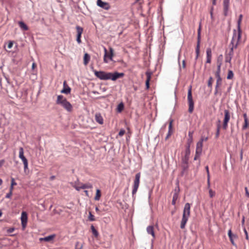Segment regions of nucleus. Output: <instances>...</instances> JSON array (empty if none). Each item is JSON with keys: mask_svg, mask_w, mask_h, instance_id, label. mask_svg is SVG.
Here are the masks:
<instances>
[{"mask_svg": "<svg viewBox=\"0 0 249 249\" xmlns=\"http://www.w3.org/2000/svg\"><path fill=\"white\" fill-rule=\"evenodd\" d=\"M92 71L94 73L96 77L101 80H111L112 81H115L118 78L123 77L124 74L123 72H107L104 71H97L94 69H92Z\"/></svg>", "mask_w": 249, "mask_h": 249, "instance_id": "obj_1", "label": "nucleus"}, {"mask_svg": "<svg viewBox=\"0 0 249 249\" xmlns=\"http://www.w3.org/2000/svg\"><path fill=\"white\" fill-rule=\"evenodd\" d=\"M190 208L191 206L189 203H186L185 204L180 225V227L181 229H184L185 228L186 224L190 216Z\"/></svg>", "mask_w": 249, "mask_h": 249, "instance_id": "obj_2", "label": "nucleus"}, {"mask_svg": "<svg viewBox=\"0 0 249 249\" xmlns=\"http://www.w3.org/2000/svg\"><path fill=\"white\" fill-rule=\"evenodd\" d=\"M56 103L57 105H61L69 112H71L72 110L73 107L71 104L62 95L57 96Z\"/></svg>", "mask_w": 249, "mask_h": 249, "instance_id": "obj_3", "label": "nucleus"}, {"mask_svg": "<svg viewBox=\"0 0 249 249\" xmlns=\"http://www.w3.org/2000/svg\"><path fill=\"white\" fill-rule=\"evenodd\" d=\"M240 39L241 38H238L235 34L232 35V37L230 44V46L231 47L230 50L226 54L233 57L234 53L233 49L237 48Z\"/></svg>", "mask_w": 249, "mask_h": 249, "instance_id": "obj_4", "label": "nucleus"}, {"mask_svg": "<svg viewBox=\"0 0 249 249\" xmlns=\"http://www.w3.org/2000/svg\"><path fill=\"white\" fill-rule=\"evenodd\" d=\"M201 25L200 24H199V28L197 30V45L196 49V56L195 57V62L194 64V68L196 69V60L198 59L199 54V47H200V39H201Z\"/></svg>", "mask_w": 249, "mask_h": 249, "instance_id": "obj_5", "label": "nucleus"}, {"mask_svg": "<svg viewBox=\"0 0 249 249\" xmlns=\"http://www.w3.org/2000/svg\"><path fill=\"white\" fill-rule=\"evenodd\" d=\"M187 99L189 104V109L188 111L190 113L193 112L194 108V103L193 100V97L192 95V86H190L188 91Z\"/></svg>", "mask_w": 249, "mask_h": 249, "instance_id": "obj_6", "label": "nucleus"}, {"mask_svg": "<svg viewBox=\"0 0 249 249\" xmlns=\"http://www.w3.org/2000/svg\"><path fill=\"white\" fill-rule=\"evenodd\" d=\"M140 178H141V173L140 172L137 173L135 175V178L134 181L133 190L132 191V194L133 197H134V195L137 193L138 189L139 188V184H140Z\"/></svg>", "mask_w": 249, "mask_h": 249, "instance_id": "obj_7", "label": "nucleus"}, {"mask_svg": "<svg viewBox=\"0 0 249 249\" xmlns=\"http://www.w3.org/2000/svg\"><path fill=\"white\" fill-rule=\"evenodd\" d=\"M242 15H240L239 16V18L237 21V30L234 29L233 31V35L235 34L238 38L241 37L242 30L241 29L240 25L242 19Z\"/></svg>", "mask_w": 249, "mask_h": 249, "instance_id": "obj_8", "label": "nucleus"}, {"mask_svg": "<svg viewBox=\"0 0 249 249\" xmlns=\"http://www.w3.org/2000/svg\"><path fill=\"white\" fill-rule=\"evenodd\" d=\"M104 50L105 52V54L104 56V62L106 63H107L108 62L107 58L109 59L110 61H113V50L112 48H109L110 53L108 54L107 49L104 47Z\"/></svg>", "mask_w": 249, "mask_h": 249, "instance_id": "obj_9", "label": "nucleus"}, {"mask_svg": "<svg viewBox=\"0 0 249 249\" xmlns=\"http://www.w3.org/2000/svg\"><path fill=\"white\" fill-rule=\"evenodd\" d=\"M97 5L105 10H108L110 8V6L108 2L103 1L102 0H97Z\"/></svg>", "mask_w": 249, "mask_h": 249, "instance_id": "obj_10", "label": "nucleus"}, {"mask_svg": "<svg viewBox=\"0 0 249 249\" xmlns=\"http://www.w3.org/2000/svg\"><path fill=\"white\" fill-rule=\"evenodd\" d=\"M76 29L77 32L76 41L78 44H80L81 43V35L83 32V29L79 26H76Z\"/></svg>", "mask_w": 249, "mask_h": 249, "instance_id": "obj_11", "label": "nucleus"}, {"mask_svg": "<svg viewBox=\"0 0 249 249\" xmlns=\"http://www.w3.org/2000/svg\"><path fill=\"white\" fill-rule=\"evenodd\" d=\"M71 88L68 85L67 82L64 81L63 84V89L61 90V93L68 94L71 93Z\"/></svg>", "mask_w": 249, "mask_h": 249, "instance_id": "obj_12", "label": "nucleus"}, {"mask_svg": "<svg viewBox=\"0 0 249 249\" xmlns=\"http://www.w3.org/2000/svg\"><path fill=\"white\" fill-rule=\"evenodd\" d=\"M27 214L25 212H22L21 215V225L23 228L26 226L27 223Z\"/></svg>", "mask_w": 249, "mask_h": 249, "instance_id": "obj_13", "label": "nucleus"}, {"mask_svg": "<svg viewBox=\"0 0 249 249\" xmlns=\"http://www.w3.org/2000/svg\"><path fill=\"white\" fill-rule=\"evenodd\" d=\"M230 0H223V10L225 16H227L229 8Z\"/></svg>", "mask_w": 249, "mask_h": 249, "instance_id": "obj_14", "label": "nucleus"}, {"mask_svg": "<svg viewBox=\"0 0 249 249\" xmlns=\"http://www.w3.org/2000/svg\"><path fill=\"white\" fill-rule=\"evenodd\" d=\"M228 235L229 237L230 241L231 242V243L232 244V245L233 246L236 247V245L235 243V242H234L233 238H236L237 237V236L235 234H232L231 230V229L229 230L228 232Z\"/></svg>", "mask_w": 249, "mask_h": 249, "instance_id": "obj_15", "label": "nucleus"}, {"mask_svg": "<svg viewBox=\"0 0 249 249\" xmlns=\"http://www.w3.org/2000/svg\"><path fill=\"white\" fill-rule=\"evenodd\" d=\"M55 237V235L54 234L50 235L49 236H46L43 238H40V241H46V242H50L53 240L54 237Z\"/></svg>", "mask_w": 249, "mask_h": 249, "instance_id": "obj_16", "label": "nucleus"}, {"mask_svg": "<svg viewBox=\"0 0 249 249\" xmlns=\"http://www.w3.org/2000/svg\"><path fill=\"white\" fill-rule=\"evenodd\" d=\"M151 74H152V73L151 72H149V71L146 72V80L145 81V86H146V89H149V82L151 79Z\"/></svg>", "mask_w": 249, "mask_h": 249, "instance_id": "obj_17", "label": "nucleus"}, {"mask_svg": "<svg viewBox=\"0 0 249 249\" xmlns=\"http://www.w3.org/2000/svg\"><path fill=\"white\" fill-rule=\"evenodd\" d=\"M224 112V118L223 120V122L228 123L230 121V117H231L230 111L228 109H225Z\"/></svg>", "mask_w": 249, "mask_h": 249, "instance_id": "obj_18", "label": "nucleus"}, {"mask_svg": "<svg viewBox=\"0 0 249 249\" xmlns=\"http://www.w3.org/2000/svg\"><path fill=\"white\" fill-rule=\"evenodd\" d=\"M207 60L206 63H210L212 58V50L210 48H208L206 50Z\"/></svg>", "mask_w": 249, "mask_h": 249, "instance_id": "obj_19", "label": "nucleus"}, {"mask_svg": "<svg viewBox=\"0 0 249 249\" xmlns=\"http://www.w3.org/2000/svg\"><path fill=\"white\" fill-rule=\"evenodd\" d=\"M19 158L23 162L27 160V159L24 156V150L22 147H20L19 149Z\"/></svg>", "mask_w": 249, "mask_h": 249, "instance_id": "obj_20", "label": "nucleus"}, {"mask_svg": "<svg viewBox=\"0 0 249 249\" xmlns=\"http://www.w3.org/2000/svg\"><path fill=\"white\" fill-rule=\"evenodd\" d=\"M95 117V120L97 123L100 124H103V118L100 113H96Z\"/></svg>", "mask_w": 249, "mask_h": 249, "instance_id": "obj_21", "label": "nucleus"}, {"mask_svg": "<svg viewBox=\"0 0 249 249\" xmlns=\"http://www.w3.org/2000/svg\"><path fill=\"white\" fill-rule=\"evenodd\" d=\"M172 123H173V120L170 119L169 127H168V133L165 137L166 140L168 139V138L171 135V134L172 133Z\"/></svg>", "mask_w": 249, "mask_h": 249, "instance_id": "obj_22", "label": "nucleus"}, {"mask_svg": "<svg viewBox=\"0 0 249 249\" xmlns=\"http://www.w3.org/2000/svg\"><path fill=\"white\" fill-rule=\"evenodd\" d=\"M147 233L151 234L153 238L155 237V235L154 231V227L152 226H149L146 228Z\"/></svg>", "mask_w": 249, "mask_h": 249, "instance_id": "obj_23", "label": "nucleus"}, {"mask_svg": "<svg viewBox=\"0 0 249 249\" xmlns=\"http://www.w3.org/2000/svg\"><path fill=\"white\" fill-rule=\"evenodd\" d=\"M90 59V55L88 53H85L84 56V64L87 65Z\"/></svg>", "mask_w": 249, "mask_h": 249, "instance_id": "obj_24", "label": "nucleus"}, {"mask_svg": "<svg viewBox=\"0 0 249 249\" xmlns=\"http://www.w3.org/2000/svg\"><path fill=\"white\" fill-rule=\"evenodd\" d=\"M18 25L19 27L24 31H27L28 27L27 25L23 21H19Z\"/></svg>", "mask_w": 249, "mask_h": 249, "instance_id": "obj_25", "label": "nucleus"}, {"mask_svg": "<svg viewBox=\"0 0 249 249\" xmlns=\"http://www.w3.org/2000/svg\"><path fill=\"white\" fill-rule=\"evenodd\" d=\"M92 187H93L92 185L90 183H87L85 184H83L81 186V188H82V189H89V188H92Z\"/></svg>", "mask_w": 249, "mask_h": 249, "instance_id": "obj_26", "label": "nucleus"}, {"mask_svg": "<svg viewBox=\"0 0 249 249\" xmlns=\"http://www.w3.org/2000/svg\"><path fill=\"white\" fill-rule=\"evenodd\" d=\"M101 191L99 189H98L96 190V196L94 197V199L95 200H99L101 197Z\"/></svg>", "mask_w": 249, "mask_h": 249, "instance_id": "obj_27", "label": "nucleus"}, {"mask_svg": "<svg viewBox=\"0 0 249 249\" xmlns=\"http://www.w3.org/2000/svg\"><path fill=\"white\" fill-rule=\"evenodd\" d=\"M216 77V87H219L222 83V78H221L220 76H215Z\"/></svg>", "mask_w": 249, "mask_h": 249, "instance_id": "obj_28", "label": "nucleus"}, {"mask_svg": "<svg viewBox=\"0 0 249 249\" xmlns=\"http://www.w3.org/2000/svg\"><path fill=\"white\" fill-rule=\"evenodd\" d=\"M91 230L93 234L95 237H98L99 235V233L98 231L95 229L93 225L91 226Z\"/></svg>", "mask_w": 249, "mask_h": 249, "instance_id": "obj_29", "label": "nucleus"}, {"mask_svg": "<svg viewBox=\"0 0 249 249\" xmlns=\"http://www.w3.org/2000/svg\"><path fill=\"white\" fill-rule=\"evenodd\" d=\"M213 82V78L212 76L210 77L208 81V86L210 88V90L212 89V84Z\"/></svg>", "mask_w": 249, "mask_h": 249, "instance_id": "obj_30", "label": "nucleus"}, {"mask_svg": "<svg viewBox=\"0 0 249 249\" xmlns=\"http://www.w3.org/2000/svg\"><path fill=\"white\" fill-rule=\"evenodd\" d=\"M124 108V105L123 102L120 103L117 107V111L121 112Z\"/></svg>", "mask_w": 249, "mask_h": 249, "instance_id": "obj_31", "label": "nucleus"}, {"mask_svg": "<svg viewBox=\"0 0 249 249\" xmlns=\"http://www.w3.org/2000/svg\"><path fill=\"white\" fill-rule=\"evenodd\" d=\"M178 196H178L177 194H174L173 195V199H172V204L173 205H176V201L178 199Z\"/></svg>", "mask_w": 249, "mask_h": 249, "instance_id": "obj_32", "label": "nucleus"}, {"mask_svg": "<svg viewBox=\"0 0 249 249\" xmlns=\"http://www.w3.org/2000/svg\"><path fill=\"white\" fill-rule=\"evenodd\" d=\"M180 192V189L179 187L178 182L177 183V187L174 189V194H177L178 196H179V193Z\"/></svg>", "mask_w": 249, "mask_h": 249, "instance_id": "obj_33", "label": "nucleus"}, {"mask_svg": "<svg viewBox=\"0 0 249 249\" xmlns=\"http://www.w3.org/2000/svg\"><path fill=\"white\" fill-rule=\"evenodd\" d=\"M233 72L231 70H229L228 71V75L227 77V79H231L233 77Z\"/></svg>", "mask_w": 249, "mask_h": 249, "instance_id": "obj_34", "label": "nucleus"}, {"mask_svg": "<svg viewBox=\"0 0 249 249\" xmlns=\"http://www.w3.org/2000/svg\"><path fill=\"white\" fill-rule=\"evenodd\" d=\"M189 159V157L185 156L182 158V163L188 164V161Z\"/></svg>", "mask_w": 249, "mask_h": 249, "instance_id": "obj_35", "label": "nucleus"}, {"mask_svg": "<svg viewBox=\"0 0 249 249\" xmlns=\"http://www.w3.org/2000/svg\"><path fill=\"white\" fill-rule=\"evenodd\" d=\"M190 147V144L188 143V145H187L186 148L185 156H189V157L190 156V152H191Z\"/></svg>", "mask_w": 249, "mask_h": 249, "instance_id": "obj_36", "label": "nucleus"}, {"mask_svg": "<svg viewBox=\"0 0 249 249\" xmlns=\"http://www.w3.org/2000/svg\"><path fill=\"white\" fill-rule=\"evenodd\" d=\"M222 55H220L218 56L217 60V65H222Z\"/></svg>", "mask_w": 249, "mask_h": 249, "instance_id": "obj_37", "label": "nucleus"}, {"mask_svg": "<svg viewBox=\"0 0 249 249\" xmlns=\"http://www.w3.org/2000/svg\"><path fill=\"white\" fill-rule=\"evenodd\" d=\"M89 220L90 221H94L95 220L94 216L91 213V212H89Z\"/></svg>", "mask_w": 249, "mask_h": 249, "instance_id": "obj_38", "label": "nucleus"}, {"mask_svg": "<svg viewBox=\"0 0 249 249\" xmlns=\"http://www.w3.org/2000/svg\"><path fill=\"white\" fill-rule=\"evenodd\" d=\"M232 57L231 56H229L227 54H226V56H225V62H227V63H230L231 62V59H232Z\"/></svg>", "mask_w": 249, "mask_h": 249, "instance_id": "obj_39", "label": "nucleus"}, {"mask_svg": "<svg viewBox=\"0 0 249 249\" xmlns=\"http://www.w3.org/2000/svg\"><path fill=\"white\" fill-rule=\"evenodd\" d=\"M221 65L217 66V71L215 72V76H220Z\"/></svg>", "mask_w": 249, "mask_h": 249, "instance_id": "obj_40", "label": "nucleus"}, {"mask_svg": "<svg viewBox=\"0 0 249 249\" xmlns=\"http://www.w3.org/2000/svg\"><path fill=\"white\" fill-rule=\"evenodd\" d=\"M249 126V123L248 120H244V124L242 126V129L245 130Z\"/></svg>", "mask_w": 249, "mask_h": 249, "instance_id": "obj_41", "label": "nucleus"}, {"mask_svg": "<svg viewBox=\"0 0 249 249\" xmlns=\"http://www.w3.org/2000/svg\"><path fill=\"white\" fill-rule=\"evenodd\" d=\"M221 94V92L219 90V87L215 86V89L214 92V95H216L217 94Z\"/></svg>", "mask_w": 249, "mask_h": 249, "instance_id": "obj_42", "label": "nucleus"}, {"mask_svg": "<svg viewBox=\"0 0 249 249\" xmlns=\"http://www.w3.org/2000/svg\"><path fill=\"white\" fill-rule=\"evenodd\" d=\"M183 172L186 171L188 168V164L182 163Z\"/></svg>", "mask_w": 249, "mask_h": 249, "instance_id": "obj_43", "label": "nucleus"}, {"mask_svg": "<svg viewBox=\"0 0 249 249\" xmlns=\"http://www.w3.org/2000/svg\"><path fill=\"white\" fill-rule=\"evenodd\" d=\"M202 148L196 147V153L201 155V153H202Z\"/></svg>", "mask_w": 249, "mask_h": 249, "instance_id": "obj_44", "label": "nucleus"}, {"mask_svg": "<svg viewBox=\"0 0 249 249\" xmlns=\"http://www.w3.org/2000/svg\"><path fill=\"white\" fill-rule=\"evenodd\" d=\"M209 196L211 197H213L215 195V192L213 191L211 189L209 190Z\"/></svg>", "mask_w": 249, "mask_h": 249, "instance_id": "obj_45", "label": "nucleus"}, {"mask_svg": "<svg viewBox=\"0 0 249 249\" xmlns=\"http://www.w3.org/2000/svg\"><path fill=\"white\" fill-rule=\"evenodd\" d=\"M221 126V121L218 119L216 123V129H220Z\"/></svg>", "mask_w": 249, "mask_h": 249, "instance_id": "obj_46", "label": "nucleus"}, {"mask_svg": "<svg viewBox=\"0 0 249 249\" xmlns=\"http://www.w3.org/2000/svg\"><path fill=\"white\" fill-rule=\"evenodd\" d=\"M203 143L201 142L198 141L196 145V147L202 148Z\"/></svg>", "mask_w": 249, "mask_h": 249, "instance_id": "obj_47", "label": "nucleus"}, {"mask_svg": "<svg viewBox=\"0 0 249 249\" xmlns=\"http://www.w3.org/2000/svg\"><path fill=\"white\" fill-rule=\"evenodd\" d=\"M208 139V137H205V136H202L201 137L200 140H199L200 142H201L202 143L204 141H207Z\"/></svg>", "mask_w": 249, "mask_h": 249, "instance_id": "obj_48", "label": "nucleus"}, {"mask_svg": "<svg viewBox=\"0 0 249 249\" xmlns=\"http://www.w3.org/2000/svg\"><path fill=\"white\" fill-rule=\"evenodd\" d=\"M193 132L189 131L188 133L189 138H190V142H192L193 141Z\"/></svg>", "mask_w": 249, "mask_h": 249, "instance_id": "obj_49", "label": "nucleus"}, {"mask_svg": "<svg viewBox=\"0 0 249 249\" xmlns=\"http://www.w3.org/2000/svg\"><path fill=\"white\" fill-rule=\"evenodd\" d=\"M24 164V170L26 171V169H28V160L23 162Z\"/></svg>", "mask_w": 249, "mask_h": 249, "instance_id": "obj_50", "label": "nucleus"}, {"mask_svg": "<svg viewBox=\"0 0 249 249\" xmlns=\"http://www.w3.org/2000/svg\"><path fill=\"white\" fill-rule=\"evenodd\" d=\"M228 123L223 122L222 127L224 130H226L228 128Z\"/></svg>", "mask_w": 249, "mask_h": 249, "instance_id": "obj_51", "label": "nucleus"}, {"mask_svg": "<svg viewBox=\"0 0 249 249\" xmlns=\"http://www.w3.org/2000/svg\"><path fill=\"white\" fill-rule=\"evenodd\" d=\"M15 230V228H10L9 229H8L7 230V232L8 233H12Z\"/></svg>", "mask_w": 249, "mask_h": 249, "instance_id": "obj_52", "label": "nucleus"}, {"mask_svg": "<svg viewBox=\"0 0 249 249\" xmlns=\"http://www.w3.org/2000/svg\"><path fill=\"white\" fill-rule=\"evenodd\" d=\"M13 42L12 41H9L7 45V47L8 49H11L13 47Z\"/></svg>", "mask_w": 249, "mask_h": 249, "instance_id": "obj_53", "label": "nucleus"}, {"mask_svg": "<svg viewBox=\"0 0 249 249\" xmlns=\"http://www.w3.org/2000/svg\"><path fill=\"white\" fill-rule=\"evenodd\" d=\"M17 185V183L15 181V179L13 178H11V185L15 186Z\"/></svg>", "mask_w": 249, "mask_h": 249, "instance_id": "obj_54", "label": "nucleus"}, {"mask_svg": "<svg viewBox=\"0 0 249 249\" xmlns=\"http://www.w3.org/2000/svg\"><path fill=\"white\" fill-rule=\"evenodd\" d=\"M12 193L10 192H9V193H8L6 195L5 198H11V197L12 196Z\"/></svg>", "mask_w": 249, "mask_h": 249, "instance_id": "obj_55", "label": "nucleus"}, {"mask_svg": "<svg viewBox=\"0 0 249 249\" xmlns=\"http://www.w3.org/2000/svg\"><path fill=\"white\" fill-rule=\"evenodd\" d=\"M213 7H212L211 8V11H210V15H211V18L212 20H213Z\"/></svg>", "mask_w": 249, "mask_h": 249, "instance_id": "obj_56", "label": "nucleus"}, {"mask_svg": "<svg viewBox=\"0 0 249 249\" xmlns=\"http://www.w3.org/2000/svg\"><path fill=\"white\" fill-rule=\"evenodd\" d=\"M220 130V129H216V133H215V137H216V138H218V137L219 136Z\"/></svg>", "mask_w": 249, "mask_h": 249, "instance_id": "obj_57", "label": "nucleus"}, {"mask_svg": "<svg viewBox=\"0 0 249 249\" xmlns=\"http://www.w3.org/2000/svg\"><path fill=\"white\" fill-rule=\"evenodd\" d=\"M244 232H245V235H246V239L247 240H249V236H248V231H247V230H246V229L245 228H244Z\"/></svg>", "mask_w": 249, "mask_h": 249, "instance_id": "obj_58", "label": "nucleus"}, {"mask_svg": "<svg viewBox=\"0 0 249 249\" xmlns=\"http://www.w3.org/2000/svg\"><path fill=\"white\" fill-rule=\"evenodd\" d=\"M207 174V182H208V187H210V173H208Z\"/></svg>", "mask_w": 249, "mask_h": 249, "instance_id": "obj_59", "label": "nucleus"}, {"mask_svg": "<svg viewBox=\"0 0 249 249\" xmlns=\"http://www.w3.org/2000/svg\"><path fill=\"white\" fill-rule=\"evenodd\" d=\"M245 193H246V196L248 197H249V192L248 191V188L247 187H246L245 188Z\"/></svg>", "mask_w": 249, "mask_h": 249, "instance_id": "obj_60", "label": "nucleus"}, {"mask_svg": "<svg viewBox=\"0 0 249 249\" xmlns=\"http://www.w3.org/2000/svg\"><path fill=\"white\" fill-rule=\"evenodd\" d=\"M124 133H125V131L124 130H121L119 132V135L120 136H122L123 135H124Z\"/></svg>", "mask_w": 249, "mask_h": 249, "instance_id": "obj_61", "label": "nucleus"}, {"mask_svg": "<svg viewBox=\"0 0 249 249\" xmlns=\"http://www.w3.org/2000/svg\"><path fill=\"white\" fill-rule=\"evenodd\" d=\"M200 155H198V154H197L196 153L194 160H198V158L200 157Z\"/></svg>", "mask_w": 249, "mask_h": 249, "instance_id": "obj_62", "label": "nucleus"}, {"mask_svg": "<svg viewBox=\"0 0 249 249\" xmlns=\"http://www.w3.org/2000/svg\"><path fill=\"white\" fill-rule=\"evenodd\" d=\"M4 163V160H0V167H1L2 166V165Z\"/></svg>", "mask_w": 249, "mask_h": 249, "instance_id": "obj_63", "label": "nucleus"}, {"mask_svg": "<svg viewBox=\"0 0 249 249\" xmlns=\"http://www.w3.org/2000/svg\"><path fill=\"white\" fill-rule=\"evenodd\" d=\"M243 117H244V120H248V117H247V115L246 113H244L243 114Z\"/></svg>", "mask_w": 249, "mask_h": 249, "instance_id": "obj_64", "label": "nucleus"}]
</instances>
